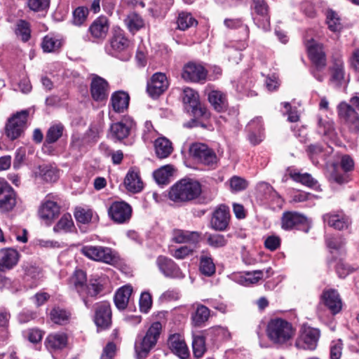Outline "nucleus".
I'll return each mask as SVG.
<instances>
[{"mask_svg": "<svg viewBox=\"0 0 359 359\" xmlns=\"http://www.w3.org/2000/svg\"><path fill=\"white\" fill-rule=\"evenodd\" d=\"M129 95L124 91H116L111 95V104L113 110L117 113H123L128 107Z\"/></svg>", "mask_w": 359, "mask_h": 359, "instance_id": "34", "label": "nucleus"}, {"mask_svg": "<svg viewBox=\"0 0 359 359\" xmlns=\"http://www.w3.org/2000/svg\"><path fill=\"white\" fill-rule=\"evenodd\" d=\"M62 41L57 37L48 34L43 37L41 48L43 52L52 53L57 51L62 46Z\"/></svg>", "mask_w": 359, "mask_h": 359, "instance_id": "44", "label": "nucleus"}, {"mask_svg": "<svg viewBox=\"0 0 359 359\" xmlns=\"http://www.w3.org/2000/svg\"><path fill=\"white\" fill-rule=\"evenodd\" d=\"M334 129V122L331 120L318 118V133L326 135L331 133Z\"/></svg>", "mask_w": 359, "mask_h": 359, "instance_id": "62", "label": "nucleus"}, {"mask_svg": "<svg viewBox=\"0 0 359 359\" xmlns=\"http://www.w3.org/2000/svg\"><path fill=\"white\" fill-rule=\"evenodd\" d=\"M130 44V40L125 36L121 29L115 30L109 40L105 50L109 55H116L117 53L126 50Z\"/></svg>", "mask_w": 359, "mask_h": 359, "instance_id": "17", "label": "nucleus"}, {"mask_svg": "<svg viewBox=\"0 0 359 359\" xmlns=\"http://www.w3.org/2000/svg\"><path fill=\"white\" fill-rule=\"evenodd\" d=\"M81 253L93 261L115 265L120 261L118 253L111 248L102 245H83Z\"/></svg>", "mask_w": 359, "mask_h": 359, "instance_id": "3", "label": "nucleus"}, {"mask_svg": "<svg viewBox=\"0 0 359 359\" xmlns=\"http://www.w3.org/2000/svg\"><path fill=\"white\" fill-rule=\"evenodd\" d=\"M182 101L184 104H189L193 109H196L199 104L198 94L193 89L187 88L183 91Z\"/></svg>", "mask_w": 359, "mask_h": 359, "instance_id": "54", "label": "nucleus"}, {"mask_svg": "<svg viewBox=\"0 0 359 359\" xmlns=\"http://www.w3.org/2000/svg\"><path fill=\"white\" fill-rule=\"evenodd\" d=\"M132 292L133 287L130 285H124L116 291L114 301L118 309L123 310L127 307Z\"/></svg>", "mask_w": 359, "mask_h": 359, "instance_id": "37", "label": "nucleus"}, {"mask_svg": "<svg viewBox=\"0 0 359 359\" xmlns=\"http://www.w3.org/2000/svg\"><path fill=\"white\" fill-rule=\"evenodd\" d=\"M177 23L180 30H186L191 27L196 26L198 22L190 13L182 11L178 15Z\"/></svg>", "mask_w": 359, "mask_h": 359, "instance_id": "47", "label": "nucleus"}, {"mask_svg": "<svg viewBox=\"0 0 359 359\" xmlns=\"http://www.w3.org/2000/svg\"><path fill=\"white\" fill-rule=\"evenodd\" d=\"M201 240V233L199 231L174 229L172 233V241L175 243H189L197 245Z\"/></svg>", "mask_w": 359, "mask_h": 359, "instance_id": "29", "label": "nucleus"}, {"mask_svg": "<svg viewBox=\"0 0 359 359\" xmlns=\"http://www.w3.org/2000/svg\"><path fill=\"white\" fill-rule=\"evenodd\" d=\"M330 180L339 184H343L347 183L350 180V177L348 172L344 170L341 171L336 165H334L330 173Z\"/></svg>", "mask_w": 359, "mask_h": 359, "instance_id": "57", "label": "nucleus"}, {"mask_svg": "<svg viewBox=\"0 0 359 359\" xmlns=\"http://www.w3.org/2000/svg\"><path fill=\"white\" fill-rule=\"evenodd\" d=\"M327 246L332 250H339L346 244V240L341 236L330 237L326 240Z\"/></svg>", "mask_w": 359, "mask_h": 359, "instance_id": "64", "label": "nucleus"}, {"mask_svg": "<svg viewBox=\"0 0 359 359\" xmlns=\"http://www.w3.org/2000/svg\"><path fill=\"white\" fill-rule=\"evenodd\" d=\"M326 22L328 28L334 32H339L342 29L341 19L334 11L329 9L326 12Z\"/></svg>", "mask_w": 359, "mask_h": 359, "instance_id": "52", "label": "nucleus"}, {"mask_svg": "<svg viewBox=\"0 0 359 359\" xmlns=\"http://www.w3.org/2000/svg\"><path fill=\"white\" fill-rule=\"evenodd\" d=\"M246 130L248 132V140L252 145L259 144L263 141L264 133L262 117L251 120L246 126Z\"/></svg>", "mask_w": 359, "mask_h": 359, "instance_id": "28", "label": "nucleus"}, {"mask_svg": "<svg viewBox=\"0 0 359 359\" xmlns=\"http://www.w3.org/2000/svg\"><path fill=\"white\" fill-rule=\"evenodd\" d=\"M98 140L97 132L93 128H89L84 134H73L71 137L70 149L72 151L83 153L88 151Z\"/></svg>", "mask_w": 359, "mask_h": 359, "instance_id": "7", "label": "nucleus"}, {"mask_svg": "<svg viewBox=\"0 0 359 359\" xmlns=\"http://www.w3.org/2000/svg\"><path fill=\"white\" fill-rule=\"evenodd\" d=\"M252 8L255 12L263 19L262 22L257 21L254 18L255 24L264 30H268L270 27V16L269 15V8L265 0H252Z\"/></svg>", "mask_w": 359, "mask_h": 359, "instance_id": "30", "label": "nucleus"}, {"mask_svg": "<svg viewBox=\"0 0 359 359\" xmlns=\"http://www.w3.org/2000/svg\"><path fill=\"white\" fill-rule=\"evenodd\" d=\"M168 345L175 354L182 359H186L189 356V351L185 341L179 334H174L169 337Z\"/></svg>", "mask_w": 359, "mask_h": 359, "instance_id": "31", "label": "nucleus"}, {"mask_svg": "<svg viewBox=\"0 0 359 359\" xmlns=\"http://www.w3.org/2000/svg\"><path fill=\"white\" fill-rule=\"evenodd\" d=\"M73 226V221L69 214H65L53 227L55 233H67Z\"/></svg>", "mask_w": 359, "mask_h": 359, "instance_id": "55", "label": "nucleus"}, {"mask_svg": "<svg viewBox=\"0 0 359 359\" xmlns=\"http://www.w3.org/2000/svg\"><path fill=\"white\" fill-rule=\"evenodd\" d=\"M71 284L79 294L83 291V287L87 283L86 273L83 270H76L70 279Z\"/></svg>", "mask_w": 359, "mask_h": 359, "instance_id": "49", "label": "nucleus"}, {"mask_svg": "<svg viewBox=\"0 0 359 359\" xmlns=\"http://www.w3.org/2000/svg\"><path fill=\"white\" fill-rule=\"evenodd\" d=\"M321 299L330 311L335 315L342 308V301L338 292L334 289L325 290L323 292Z\"/></svg>", "mask_w": 359, "mask_h": 359, "instance_id": "26", "label": "nucleus"}, {"mask_svg": "<svg viewBox=\"0 0 359 359\" xmlns=\"http://www.w3.org/2000/svg\"><path fill=\"white\" fill-rule=\"evenodd\" d=\"M124 22L128 30L132 33L139 31L144 25L143 19L136 13H129L124 20Z\"/></svg>", "mask_w": 359, "mask_h": 359, "instance_id": "46", "label": "nucleus"}, {"mask_svg": "<svg viewBox=\"0 0 359 359\" xmlns=\"http://www.w3.org/2000/svg\"><path fill=\"white\" fill-rule=\"evenodd\" d=\"M156 265L160 271L167 278L182 279L184 274L179 266L170 258L160 255L156 259Z\"/></svg>", "mask_w": 359, "mask_h": 359, "instance_id": "15", "label": "nucleus"}, {"mask_svg": "<svg viewBox=\"0 0 359 359\" xmlns=\"http://www.w3.org/2000/svg\"><path fill=\"white\" fill-rule=\"evenodd\" d=\"M305 46L313 67L324 69L327 65V57L323 45L311 39L305 41Z\"/></svg>", "mask_w": 359, "mask_h": 359, "instance_id": "11", "label": "nucleus"}, {"mask_svg": "<svg viewBox=\"0 0 359 359\" xmlns=\"http://www.w3.org/2000/svg\"><path fill=\"white\" fill-rule=\"evenodd\" d=\"M199 271L202 274L208 277L212 276L215 273V264L211 255L208 252H201L199 258Z\"/></svg>", "mask_w": 359, "mask_h": 359, "instance_id": "36", "label": "nucleus"}, {"mask_svg": "<svg viewBox=\"0 0 359 359\" xmlns=\"http://www.w3.org/2000/svg\"><path fill=\"white\" fill-rule=\"evenodd\" d=\"M109 218L116 224L128 223L133 212V208L125 201H114L107 210Z\"/></svg>", "mask_w": 359, "mask_h": 359, "instance_id": "9", "label": "nucleus"}, {"mask_svg": "<svg viewBox=\"0 0 359 359\" xmlns=\"http://www.w3.org/2000/svg\"><path fill=\"white\" fill-rule=\"evenodd\" d=\"M27 117L28 111L23 110L8 119L6 125L5 133L10 140H14L21 135L25 128Z\"/></svg>", "mask_w": 359, "mask_h": 359, "instance_id": "8", "label": "nucleus"}, {"mask_svg": "<svg viewBox=\"0 0 359 359\" xmlns=\"http://www.w3.org/2000/svg\"><path fill=\"white\" fill-rule=\"evenodd\" d=\"M60 212V206L48 195L39 206L38 215L41 219L50 224L59 215Z\"/></svg>", "mask_w": 359, "mask_h": 359, "instance_id": "16", "label": "nucleus"}, {"mask_svg": "<svg viewBox=\"0 0 359 359\" xmlns=\"http://www.w3.org/2000/svg\"><path fill=\"white\" fill-rule=\"evenodd\" d=\"M15 33L22 41L27 42L31 37L29 23L24 20H20L16 24Z\"/></svg>", "mask_w": 359, "mask_h": 359, "instance_id": "48", "label": "nucleus"}, {"mask_svg": "<svg viewBox=\"0 0 359 359\" xmlns=\"http://www.w3.org/2000/svg\"><path fill=\"white\" fill-rule=\"evenodd\" d=\"M20 267L23 279L26 281L37 280L42 273L41 268L32 260L23 261Z\"/></svg>", "mask_w": 359, "mask_h": 359, "instance_id": "33", "label": "nucleus"}, {"mask_svg": "<svg viewBox=\"0 0 359 359\" xmlns=\"http://www.w3.org/2000/svg\"><path fill=\"white\" fill-rule=\"evenodd\" d=\"M210 317L209 309L202 304L196 306L195 311L191 314V322L195 327H202Z\"/></svg>", "mask_w": 359, "mask_h": 359, "instance_id": "40", "label": "nucleus"}, {"mask_svg": "<svg viewBox=\"0 0 359 359\" xmlns=\"http://www.w3.org/2000/svg\"><path fill=\"white\" fill-rule=\"evenodd\" d=\"M155 153L158 158H165L173 151L172 142L167 138L158 137L154 142Z\"/></svg>", "mask_w": 359, "mask_h": 359, "instance_id": "38", "label": "nucleus"}, {"mask_svg": "<svg viewBox=\"0 0 359 359\" xmlns=\"http://www.w3.org/2000/svg\"><path fill=\"white\" fill-rule=\"evenodd\" d=\"M194 252V249L189 246L184 245L172 251L171 255L177 259H184L188 256L193 255Z\"/></svg>", "mask_w": 359, "mask_h": 359, "instance_id": "63", "label": "nucleus"}, {"mask_svg": "<svg viewBox=\"0 0 359 359\" xmlns=\"http://www.w3.org/2000/svg\"><path fill=\"white\" fill-rule=\"evenodd\" d=\"M231 191L232 192H239L247 189L248 182L243 177L234 175L229 180Z\"/></svg>", "mask_w": 359, "mask_h": 359, "instance_id": "58", "label": "nucleus"}, {"mask_svg": "<svg viewBox=\"0 0 359 359\" xmlns=\"http://www.w3.org/2000/svg\"><path fill=\"white\" fill-rule=\"evenodd\" d=\"M109 93V85L107 80L95 75L90 83V94L95 102H102L107 99Z\"/></svg>", "mask_w": 359, "mask_h": 359, "instance_id": "19", "label": "nucleus"}, {"mask_svg": "<svg viewBox=\"0 0 359 359\" xmlns=\"http://www.w3.org/2000/svg\"><path fill=\"white\" fill-rule=\"evenodd\" d=\"M323 219L325 223L334 229L342 231L347 229L351 224V219L342 211H334L323 215Z\"/></svg>", "mask_w": 359, "mask_h": 359, "instance_id": "20", "label": "nucleus"}, {"mask_svg": "<svg viewBox=\"0 0 359 359\" xmlns=\"http://www.w3.org/2000/svg\"><path fill=\"white\" fill-rule=\"evenodd\" d=\"M109 29V19L106 16L100 15L92 22L88 32L93 40L103 41L107 37Z\"/></svg>", "mask_w": 359, "mask_h": 359, "instance_id": "21", "label": "nucleus"}, {"mask_svg": "<svg viewBox=\"0 0 359 359\" xmlns=\"http://www.w3.org/2000/svg\"><path fill=\"white\" fill-rule=\"evenodd\" d=\"M64 129V126L61 123L51 126L47 130L46 142L53 144L57 142L62 136Z\"/></svg>", "mask_w": 359, "mask_h": 359, "instance_id": "50", "label": "nucleus"}, {"mask_svg": "<svg viewBox=\"0 0 359 359\" xmlns=\"http://www.w3.org/2000/svg\"><path fill=\"white\" fill-rule=\"evenodd\" d=\"M20 254L13 248L0 249V272L10 271L15 267L20 260Z\"/></svg>", "mask_w": 359, "mask_h": 359, "instance_id": "22", "label": "nucleus"}, {"mask_svg": "<svg viewBox=\"0 0 359 359\" xmlns=\"http://www.w3.org/2000/svg\"><path fill=\"white\" fill-rule=\"evenodd\" d=\"M287 172L290 177L295 182H299L306 187H314L317 182L315 180L312 176L309 173H300L299 172L296 171L295 170H292L290 168L287 169Z\"/></svg>", "mask_w": 359, "mask_h": 359, "instance_id": "43", "label": "nucleus"}, {"mask_svg": "<svg viewBox=\"0 0 359 359\" xmlns=\"http://www.w3.org/2000/svg\"><path fill=\"white\" fill-rule=\"evenodd\" d=\"M308 223L307 217L296 211L284 212L281 217V227L284 230H292L297 229L301 225Z\"/></svg>", "mask_w": 359, "mask_h": 359, "instance_id": "23", "label": "nucleus"}, {"mask_svg": "<svg viewBox=\"0 0 359 359\" xmlns=\"http://www.w3.org/2000/svg\"><path fill=\"white\" fill-rule=\"evenodd\" d=\"M207 73L203 66L190 62L184 66L182 77L187 81L201 82L205 81Z\"/></svg>", "mask_w": 359, "mask_h": 359, "instance_id": "18", "label": "nucleus"}, {"mask_svg": "<svg viewBox=\"0 0 359 359\" xmlns=\"http://www.w3.org/2000/svg\"><path fill=\"white\" fill-rule=\"evenodd\" d=\"M168 87V81L165 74L155 73L147 83V90L152 97H157Z\"/></svg>", "mask_w": 359, "mask_h": 359, "instance_id": "24", "label": "nucleus"}, {"mask_svg": "<svg viewBox=\"0 0 359 359\" xmlns=\"http://www.w3.org/2000/svg\"><path fill=\"white\" fill-rule=\"evenodd\" d=\"M74 217L78 222L88 224L92 219L93 210L90 209L77 208L74 212Z\"/></svg>", "mask_w": 359, "mask_h": 359, "instance_id": "59", "label": "nucleus"}, {"mask_svg": "<svg viewBox=\"0 0 359 359\" xmlns=\"http://www.w3.org/2000/svg\"><path fill=\"white\" fill-rule=\"evenodd\" d=\"M94 321L101 330H106L111 326V309L109 302L103 301L96 304Z\"/></svg>", "mask_w": 359, "mask_h": 359, "instance_id": "14", "label": "nucleus"}, {"mask_svg": "<svg viewBox=\"0 0 359 359\" xmlns=\"http://www.w3.org/2000/svg\"><path fill=\"white\" fill-rule=\"evenodd\" d=\"M201 194V185L198 181L184 178L170 187L168 197L175 203H188L198 198Z\"/></svg>", "mask_w": 359, "mask_h": 359, "instance_id": "1", "label": "nucleus"}, {"mask_svg": "<svg viewBox=\"0 0 359 359\" xmlns=\"http://www.w3.org/2000/svg\"><path fill=\"white\" fill-rule=\"evenodd\" d=\"M70 313L60 307L53 308L50 313L51 320L56 324L62 325L68 322Z\"/></svg>", "mask_w": 359, "mask_h": 359, "instance_id": "51", "label": "nucleus"}, {"mask_svg": "<svg viewBox=\"0 0 359 359\" xmlns=\"http://www.w3.org/2000/svg\"><path fill=\"white\" fill-rule=\"evenodd\" d=\"M18 203V195L11 185L4 178H0V212L13 211Z\"/></svg>", "mask_w": 359, "mask_h": 359, "instance_id": "6", "label": "nucleus"}, {"mask_svg": "<svg viewBox=\"0 0 359 359\" xmlns=\"http://www.w3.org/2000/svg\"><path fill=\"white\" fill-rule=\"evenodd\" d=\"M27 6L34 12L43 11L48 8L50 0H27Z\"/></svg>", "mask_w": 359, "mask_h": 359, "instance_id": "60", "label": "nucleus"}, {"mask_svg": "<svg viewBox=\"0 0 359 359\" xmlns=\"http://www.w3.org/2000/svg\"><path fill=\"white\" fill-rule=\"evenodd\" d=\"M266 335L274 344L282 346L287 344L295 334L292 325L280 318L271 319L266 327Z\"/></svg>", "mask_w": 359, "mask_h": 359, "instance_id": "2", "label": "nucleus"}, {"mask_svg": "<svg viewBox=\"0 0 359 359\" xmlns=\"http://www.w3.org/2000/svg\"><path fill=\"white\" fill-rule=\"evenodd\" d=\"M68 337L65 333L50 334L46 339V346L50 351H60L67 347Z\"/></svg>", "mask_w": 359, "mask_h": 359, "instance_id": "32", "label": "nucleus"}, {"mask_svg": "<svg viewBox=\"0 0 359 359\" xmlns=\"http://www.w3.org/2000/svg\"><path fill=\"white\" fill-rule=\"evenodd\" d=\"M229 238V235L225 236L220 233H206V243L212 248H222L227 245Z\"/></svg>", "mask_w": 359, "mask_h": 359, "instance_id": "45", "label": "nucleus"}, {"mask_svg": "<svg viewBox=\"0 0 359 359\" xmlns=\"http://www.w3.org/2000/svg\"><path fill=\"white\" fill-rule=\"evenodd\" d=\"M83 291L79 292V295L83 298V303L87 308H89L90 303L86 298L87 297H97V295L103 290V285L101 283L95 279L90 280L88 283H86L83 287Z\"/></svg>", "mask_w": 359, "mask_h": 359, "instance_id": "35", "label": "nucleus"}, {"mask_svg": "<svg viewBox=\"0 0 359 359\" xmlns=\"http://www.w3.org/2000/svg\"><path fill=\"white\" fill-rule=\"evenodd\" d=\"M330 77L329 81L336 88H340L345 80V67L341 55L337 54L332 57L329 67Z\"/></svg>", "mask_w": 359, "mask_h": 359, "instance_id": "13", "label": "nucleus"}, {"mask_svg": "<svg viewBox=\"0 0 359 359\" xmlns=\"http://www.w3.org/2000/svg\"><path fill=\"white\" fill-rule=\"evenodd\" d=\"M192 348L194 355L200 358L203 357L206 351L205 338L201 335H196L193 337Z\"/></svg>", "mask_w": 359, "mask_h": 359, "instance_id": "53", "label": "nucleus"}, {"mask_svg": "<svg viewBox=\"0 0 359 359\" xmlns=\"http://www.w3.org/2000/svg\"><path fill=\"white\" fill-rule=\"evenodd\" d=\"M124 184L128 191L134 193L140 191L143 188V183L138 173L132 170H129L127 173Z\"/></svg>", "mask_w": 359, "mask_h": 359, "instance_id": "42", "label": "nucleus"}, {"mask_svg": "<svg viewBox=\"0 0 359 359\" xmlns=\"http://www.w3.org/2000/svg\"><path fill=\"white\" fill-rule=\"evenodd\" d=\"M174 171L173 165L168 164L156 170L153 176L157 184L165 185L170 183V177L173 175Z\"/></svg>", "mask_w": 359, "mask_h": 359, "instance_id": "39", "label": "nucleus"}, {"mask_svg": "<svg viewBox=\"0 0 359 359\" xmlns=\"http://www.w3.org/2000/svg\"><path fill=\"white\" fill-rule=\"evenodd\" d=\"M320 332L317 328L304 327L295 341V346L299 349L314 350L317 347Z\"/></svg>", "mask_w": 359, "mask_h": 359, "instance_id": "10", "label": "nucleus"}, {"mask_svg": "<svg viewBox=\"0 0 359 359\" xmlns=\"http://www.w3.org/2000/svg\"><path fill=\"white\" fill-rule=\"evenodd\" d=\"M230 220L229 208L225 205H220L217 208L210 220L211 228L216 231L226 229Z\"/></svg>", "mask_w": 359, "mask_h": 359, "instance_id": "27", "label": "nucleus"}, {"mask_svg": "<svg viewBox=\"0 0 359 359\" xmlns=\"http://www.w3.org/2000/svg\"><path fill=\"white\" fill-rule=\"evenodd\" d=\"M139 304L141 312L147 313L152 305L151 294L147 292H142L140 295Z\"/></svg>", "mask_w": 359, "mask_h": 359, "instance_id": "61", "label": "nucleus"}, {"mask_svg": "<svg viewBox=\"0 0 359 359\" xmlns=\"http://www.w3.org/2000/svg\"><path fill=\"white\" fill-rule=\"evenodd\" d=\"M135 123L131 119H125L114 123L110 126V136L114 141H121L127 138L130 133Z\"/></svg>", "mask_w": 359, "mask_h": 359, "instance_id": "25", "label": "nucleus"}, {"mask_svg": "<svg viewBox=\"0 0 359 359\" xmlns=\"http://www.w3.org/2000/svg\"><path fill=\"white\" fill-rule=\"evenodd\" d=\"M89 9L86 6H79L73 11L72 23L76 26H81L87 20Z\"/></svg>", "mask_w": 359, "mask_h": 359, "instance_id": "56", "label": "nucleus"}, {"mask_svg": "<svg viewBox=\"0 0 359 359\" xmlns=\"http://www.w3.org/2000/svg\"><path fill=\"white\" fill-rule=\"evenodd\" d=\"M189 154L195 161L212 169H215L218 165L219 157L215 151L205 144L193 143L190 146Z\"/></svg>", "mask_w": 359, "mask_h": 359, "instance_id": "5", "label": "nucleus"}, {"mask_svg": "<svg viewBox=\"0 0 359 359\" xmlns=\"http://www.w3.org/2000/svg\"><path fill=\"white\" fill-rule=\"evenodd\" d=\"M338 114L351 133H359V114L350 104L344 102L339 104Z\"/></svg>", "mask_w": 359, "mask_h": 359, "instance_id": "12", "label": "nucleus"}, {"mask_svg": "<svg viewBox=\"0 0 359 359\" xmlns=\"http://www.w3.org/2000/svg\"><path fill=\"white\" fill-rule=\"evenodd\" d=\"M161 330L162 325L160 322L156 321L151 325L140 342L135 344L137 359H144L147 357L151 350L156 346Z\"/></svg>", "mask_w": 359, "mask_h": 359, "instance_id": "4", "label": "nucleus"}, {"mask_svg": "<svg viewBox=\"0 0 359 359\" xmlns=\"http://www.w3.org/2000/svg\"><path fill=\"white\" fill-rule=\"evenodd\" d=\"M208 100L214 109L221 112L227 107V101L224 93L218 90H212L208 94Z\"/></svg>", "mask_w": 359, "mask_h": 359, "instance_id": "41", "label": "nucleus"}]
</instances>
